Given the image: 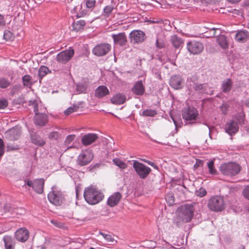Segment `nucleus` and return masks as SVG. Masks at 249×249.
<instances>
[{"label": "nucleus", "instance_id": "1", "mask_svg": "<svg viewBox=\"0 0 249 249\" xmlns=\"http://www.w3.org/2000/svg\"><path fill=\"white\" fill-rule=\"evenodd\" d=\"M195 208L192 204H185L179 206L176 212L175 223L179 226L190 222L194 217Z\"/></svg>", "mask_w": 249, "mask_h": 249}, {"label": "nucleus", "instance_id": "2", "mask_svg": "<svg viewBox=\"0 0 249 249\" xmlns=\"http://www.w3.org/2000/svg\"><path fill=\"white\" fill-rule=\"evenodd\" d=\"M104 195L97 188L90 186L86 187L84 191V197L90 205H95L101 201Z\"/></svg>", "mask_w": 249, "mask_h": 249}, {"label": "nucleus", "instance_id": "3", "mask_svg": "<svg viewBox=\"0 0 249 249\" xmlns=\"http://www.w3.org/2000/svg\"><path fill=\"white\" fill-rule=\"evenodd\" d=\"M197 79L198 77L196 75L188 78L187 85L190 90L194 89L199 93L213 94V90L208 84H199L197 82Z\"/></svg>", "mask_w": 249, "mask_h": 249}, {"label": "nucleus", "instance_id": "4", "mask_svg": "<svg viewBox=\"0 0 249 249\" xmlns=\"http://www.w3.org/2000/svg\"><path fill=\"white\" fill-rule=\"evenodd\" d=\"M241 169V166L234 162L224 163L220 166V171L224 176L232 177L238 174Z\"/></svg>", "mask_w": 249, "mask_h": 249}, {"label": "nucleus", "instance_id": "5", "mask_svg": "<svg viewBox=\"0 0 249 249\" xmlns=\"http://www.w3.org/2000/svg\"><path fill=\"white\" fill-rule=\"evenodd\" d=\"M49 201L56 206L61 205L64 200V195L55 185L53 186L52 190L48 195Z\"/></svg>", "mask_w": 249, "mask_h": 249}, {"label": "nucleus", "instance_id": "6", "mask_svg": "<svg viewBox=\"0 0 249 249\" xmlns=\"http://www.w3.org/2000/svg\"><path fill=\"white\" fill-rule=\"evenodd\" d=\"M208 208L213 212H220L225 207L223 197L221 196H213L210 198L208 203Z\"/></svg>", "mask_w": 249, "mask_h": 249}, {"label": "nucleus", "instance_id": "7", "mask_svg": "<svg viewBox=\"0 0 249 249\" xmlns=\"http://www.w3.org/2000/svg\"><path fill=\"white\" fill-rule=\"evenodd\" d=\"M29 106L33 108L35 112V123L39 126L44 125L48 121L47 116L46 114L39 113L38 110V106L36 101H30Z\"/></svg>", "mask_w": 249, "mask_h": 249}, {"label": "nucleus", "instance_id": "8", "mask_svg": "<svg viewBox=\"0 0 249 249\" xmlns=\"http://www.w3.org/2000/svg\"><path fill=\"white\" fill-rule=\"evenodd\" d=\"M133 167L138 176L142 179L146 178L151 171L149 167L137 160L133 161Z\"/></svg>", "mask_w": 249, "mask_h": 249}, {"label": "nucleus", "instance_id": "9", "mask_svg": "<svg viewBox=\"0 0 249 249\" xmlns=\"http://www.w3.org/2000/svg\"><path fill=\"white\" fill-rule=\"evenodd\" d=\"M93 157V154L91 150H83L77 157V164L81 166L87 165L91 161Z\"/></svg>", "mask_w": 249, "mask_h": 249}, {"label": "nucleus", "instance_id": "10", "mask_svg": "<svg viewBox=\"0 0 249 249\" xmlns=\"http://www.w3.org/2000/svg\"><path fill=\"white\" fill-rule=\"evenodd\" d=\"M111 48V46L108 43H100L96 45L92 49V53L97 56H103L107 54Z\"/></svg>", "mask_w": 249, "mask_h": 249}, {"label": "nucleus", "instance_id": "11", "mask_svg": "<svg viewBox=\"0 0 249 249\" xmlns=\"http://www.w3.org/2000/svg\"><path fill=\"white\" fill-rule=\"evenodd\" d=\"M187 48L191 53L198 54L203 51L204 46L200 42L192 41L187 43Z\"/></svg>", "mask_w": 249, "mask_h": 249}, {"label": "nucleus", "instance_id": "12", "mask_svg": "<svg viewBox=\"0 0 249 249\" xmlns=\"http://www.w3.org/2000/svg\"><path fill=\"white\" fill-rule=\"evenodd\" d=\"M131 43L139 44L143 42L146 38L145 33L141 30H133L129 34Z\"/></svg>", "mask_w": 249, "mask_h": 249}, {"label": "nucleus", "instance_id": "13", "mask_svg": "<svg viewBox=\"0 0 249 249\" xmlns=\"http://www.w3.org/2000/svg\"><path fill=\"white\" fill-rule=\"evenodd\" d=\"M198 110L194 107H189L182 112V118L186 121H195L198 116Z\"/></svg>", "mask_w": 249, "mask_h": 249}, {"label": "nucleus", "instance_id": "14", "mask_svg": "<svg viewBox=\"0 0 249 249\" xmlns=\"http://www.w3.org/2000/svg\"><path fill=\"white\" fill-rule=\"evenodd\" d=\"M73 49H69L59 53L56 56V60L60 63H65L69 61L74 54Z\"/></svg>", "mask_w": 249, "mask_h": 249}, {"label": "nucleus", "instance_id": "15", "mask_svg": "<svg viewBox=\"0 0 249 249\" xmlns=\"http://www.w3.org/2000/svg\"><path fill=\"white\" fill-rule=\"evenodd\" d=\"M225 132L231 136L234 135L239 130L238 123L235 120L228 121L224 126Z\"/></svg>", "mask_w": 249, "mask_h": 249}, {"label": "nucleus", "instance_id": "16", "mask_svg": "<svg viewBox=\"0 0 249 249\" xmlns=\"http://www.w3.org/2000/svg\"><path fill=\"white\" fill-rule=\"evenodd\" d=\"M16 239L21 242H25L29 238V232L24 228L18 229L15 234Z\"/></svg>", "mask_w": 249, "mask_h": 249}, {"label": "nucleus", "instance_id": "17", "mask_svg": "<svg viewBox=\"0 0 249 249\" xmlns=\"http://www.w3.org/2000/svg\"><path fill=\"white\" fill-rule=\"evenodd\" d=\"M20 134V128L18 126L14 127L10 129L5 133L6 138L10 141H15L18 140Z\"/></svg>", "mask_w": 249, "mask_h": 249}, {"label": "nucleus", "instance_id": "18", "mask_svg": "<svg viewBox=\"0 0 249 249\" xmlns=\"http://www.w3.org/2000/svg\"><path fill=\"white\" fill-rule=\"evenodd\" d=\"M112 37L115 44L121 46L125 45L127 42L126 36L124 33L113 34Z\"/></svg>", "mask_w": 249, "mask_h": 249}, {"label": "nucleus", "instance_id": "19", "mask_svg": "<svg viewBox=\"0 0 249 249\" xmlns=\"http://www.w3.org/2000/svg\"><path fill=\"white\" fill-rule=\"evenodd\" d=\"M98 139V136L96 134L88 133L83 136L81 141L83 145H89Z\"/></svg>", "mask_w": 249, "mask_h": 249}, {"label": "nucleus", "instance_id": "20", "mask_svg": "<svg viewBox=\"0 0 249 249\" xmlns=\"http://www.w3.org/2000/svg\"><path fill=\"white\" fill-rule=\"evenodd\" d=\"M121 198V193L119 192H115L108 198L107 204L111 207H114L118 204Z\"/></svg>", "mask_w": 249, "mask_h": 249}, {"label": "nucleus", "instance_id": "21", "mask_svg": "<svg viewBox=\"0 0 249 249\" xmlns=\"http://www.w3.org/2000/svg\"><path fill=\"white\" fill-rule=\"evenodd\" d=\"M184 86L183 78L178 75L172 77V88L175 89H182Z\"/></svg>", "mask_w": 249, "mask_h": 249}, {"label": "nucleus", "instance_id": "22", "mask_svg": "<svg viewBox=\"0 0 249 249\" xmlns=\"http://www.w3.org/2000/svg\"><path fill=\"white\" fill-rule=\"evenodd\" d=\"M249 38V33L247 30L238 31L235 36V39L240 42H245Z\"/></svg>", "mask_w": 249, "mask_h": 249}, {"label": "nucleus", "instance_id": "23", "mask_svg": "<svg viewBox=\"0 0 249 249\" xmlns=\"http://www.w3.org/2000/svg\"><path fill=\"white\" fill-rule=\"evenodd\" d=\"M44 180L43 178L34 180L33 189L38 194H42L43 192Z\"/></svg>", "mask_w": 249, "mask_h": 249}, {"label": "nucleus", "instance_id": "24", "mask_svg": "<svg viewBox=\"0 0 249 249\" xmlns=\"http://www.w3.org/2000/svg\"><path fill=\"white\" fill-rule=\"evenodd\" d=\"M132 91L136 95H142L145 91L142 82L140 81L136 83L132 89Z\"/></svg>", "mask_w": 249, "mask_h": 249}, {"label": "nucleus", "instance_id": "25", "mask_svg": "<svg viewBox=\"0 0 249 249\" xmlns=\"http://www.w3.org/2000/svg\"><path fill=\"white\" fill-rule=\"evenodd\" d=\"M109 91L105 86H99L95 90V96L99 98H103L107 95H108Z\"/></svg>", "mask_w": 249, "mask_h": 249}, {"label": "nucleus", "instance_id": "26", "mask_svg": "<svg viewBox=\"0 0 249 249\" xmlns=\"http://www.w3.org/2000/svg\"><path fill=\"white\" fill-rule=\"evenodd\" d=\"M3 240L5 249H15V241L10 236H5Z\"/></svg>", "mask_w": 249, "mask_h": 249}, {"label": "nucleus", "instance_id": "27", "mask_svg": "<svg viewBox=\"0 0 249 249\" xmlns=\"http://www.w3.org/2000/svg\"><path fill=\"white\" fill-rule=\"evenodd\" d=\"M126 100L125 96L124 94L118 93L112 97L111 99V102L115 105H121L124 103Z\"/></svg>", "mask_w": 249, "mask_h": 249}, {"label": "nucleus", "instance_id": "28", "mask_svg": "<svg viewBox=\"0 0 249 249\" xmlns=\"http://www.w3.org/2000/svg\"><path fill=\"white\" fill-rule=\"evenodd\" d=\"M172 44L175 47L176 50L175 53L178 54L182 47V41L180 38L177 37V36L174 35L172 36Z\"/></svg>", "mask_w": 249, "mask_h": 249}, {"label": "nucleus", "instance_id": "29", "mask_svg": "<svg viewBox=\"0 0 249 249\" xmlns=\"http://www.w3.org/2000/svg\"><path fill=\"white\" fill-rule=\"evenodd\" d=\"M233 83L231 79H226L223 81L221 85L222 90L225 93L230 91L232 87Z\"/></svg>", "mask_w": 249, "mask_h": 249}, {"label": "nucleus", "instance_id": "30", "mask_svg": "<svg viewBox=\"0 0 249 249\" xmlns=\"http://www.w3.org/2000/svg\"><path fill=\"white\" fill-rule=\"evenodd\" d=\"M217 42L223 49H227L229 47L227 38L224 35L219 36L217 38Z\"/></svg>", "mask_w": 249, "mask_h": 249}, {"label": "nucleus", "instance_id": "31", "mask_svg": "<svg viewBox=\"0 0 249 249\" xmlns=\"http://www.w3.org/2000/svg\"><path fill=\"white\" fill-rule=\"evenodd\" d=\"M85 25V21L83 20H79L73 22L72 24L73 30L76 32L79 31L83 29Z\"/></svg>", "mask_w": 249, "mask_h": 249}, {"label": "nucleus", "instance_id": "32", "mask_svg": "<svg viewBox=\"0 0 249 249\" xmlns=\"http://www.w3.org/2000/svg\"><path fill=\"white\" fill-rule=\"evenodd\" d=\"M49 72H51L48 67L45 66H41L38 69V77L39 82L41 83V79Z\"/></svg>", "mask_w": 249, "mask_h": 249}, {"label": "nucleus", "instance_id": "33", "mask_svg": "<svg viewBox=\"0 0 249 249\" xmlns=\"http://www.w3.org/2000/svg\"><path fill=\"white\" fill-rule=\"evenodd\" d=\"M32 142L38 146H43L45 143V142L39 136L34 135L32 138Z\"/></svg>", "mask_w": 249, "mask_h": 249}, {"label": "nucleus", "instance_id": "34", "mask_svg": "<svg viewBox=\"0 0 249 249\" xmlns=\"http://www.w3.org/2000/svg\"><path fill=\"white\" fill-rule=\"evenodd\" d=\"M115 4L111 3L110 5L106 6L104 8L103 15L106 17H108L111 14L113 10L114 9Z\"/></svg>", "mask_w": 249, "mask_h": 249}, {"label": "nucleus", "instance_id": "35", "mask_svg": "<svg viewBox=\"0 0 249 249\" xmlns=\"http://www.w3.org/2000/svg\"><path fill=\"white\" fill-rule=\"evenodd\" d=\"M157 112L154 109H147L143 110L142 113H141V115L145 117H154L156 115H157Z\"/></svg>", "mask_w": 249, "mask_h": 249}, {"label": "nucleus", "instance_id": "36", "mask_svg": "<svg viewBox=\"0 0 249 249\" xmlns=\"http://www.w3.org/2000/svg\"><path fill=\"white\" fill-rule=\"evenodd\" d=\"M113 162L116 166H118L121 169H124L127 167L126 164L119 159L116 158L113 159Z\"/></svg>", "mask_w": 249, "mask_h": 249}, {"label": "nucleus", "instance_id": "37", "mask_svg": "<svg viewBox=\"0 0 249 249\" xmlns=\"http://www.w3.org/2000/svg\"><path fill=\"white\" fill-rule=\"evenodd\" d=\"M11 83L9 81L5 78L0 77V88L6 89L9 87Z\"/></svg>", "mask_w": 249, "mask_h": 249}, {"label": "nucleus", "instance_id": "38", "mask_svg": "<svg viewBox=\"0 0 249 249\" xmlns=\"http://www.w3.org/2000/svg\"><path fill=\"white\" fill-rule=\"evenodd\" d=\"M208 168L209 169V172L212 175H216L217 171L214 167V160H212L208 162L207 163Z\"/></svg>", "mask_w": 249, "mask_h": 249}, {"label": "nucleus", "instance_id": "39", "mask_svg": "<svg viewBox=\"0 0 249 249\" xmlns=\"http://www.w3.org/2000/svg\"><path fill=\"white\" fill-rule=\"evenodd\" d=\"M22 80L24 86L29 87L32 85L31 77L29 75H25L22 77Z\"/></svg>", "mask_w": 249, "mask_h": 249}, {"label": "nucleus", "instance_id": "40", "mask_svg": "<svg viewBox=\"0 0 249 249\" xmlns=\"http://www.w3.org/2000/svg\"><path fill=\"white\" fill-rule=\"evenodd\" d=\"M245 115L243 113H240L236 115L234 119L236 120V122L238 124H245Z\"/></svg>", "mask_w": 249, "mask_h": 249}, {"label": "nucleus", "instance_id": "41", "mask_svg": "<svg viewBox=\"0 0 249 249\" xmlns=\"http://www.w3.org/2000/svg\"><path fill=\"white\" fill-rule=\"evenodd\" d=\"M3 37L7 41H12L14 38L12 33L8 30H6L4 32Z\"/></svg>", "mask_w": 249, "mask_h": 249}, {"label": "nucleus", "instance_id": "42", "mask_svg": "<svg viewBox=\"0 0 249 249\" xmlns=\"http://www.w3.org/2000/svg\"><path fill=\"white\" fill-rule=\"evenodd\" d=\"M87 87L85 85L78 84L76 86L77 91L79 93H85L86 92Z\"/></svg>", "mask_w": 249, "mask_h": 249}, {"label": "nucleus", "instance_id": "43", "mask_svg": "<svg viewBox=\"0 0 249 249\" xmlns=\"http://www.w3.org/2000/svg\"><path fill=\"white\" fill-rule=\"evenodd\" d=\"M78 108V107L76 106L70 107L65 111L64 113L66 115H68L71 113L77 111Z\"/></svg>", "mask_w": 249, "mask_h": 249}, {"label": "nucleus", "instance_id": "44", "mask_svg": "<svg viewBox=\"0 0 249 249\" xmlns=\"http://www.w3.org/2000/svg\"><path fill=\"white\" fill-rule=\"evenodd\" d=\"M101 234L107 240V241L111 243H113L114 241L113 237L111 235L102 232H101Z\"/></svg>", "mask_w": 249, "mask_h": 249}, {"label": "nucleus", "instance_id": "45", "mask_svg": "<svg viewBox=\"0 0 249 249\" xmlns=\"http://www.w3.org/2000/svg\"><path fill=\"white\" fill-rule=\"evenodd\" d=\"M59 137V134L57 131H53L49 135L50 139L57 140Z\"/></svg>", "mask_w": 249, "mask_h": 249}, {"label": "nucleus", "instance_id": "46", "mask_svg": "<svg viewBox=\"0 0 249 249\" xmlns=\"http://www.w3.org/2000/svg\"><path fill=\"white\" fill-rule=\"evenodd\" d=\"M206 190L203 188H200L198 191H196V195L200 197H203L206 195Z\"/></svg>", "mask_w": 249, "mask_h": 249}, {"label": "nucleus", "instance_id": "47", "mask_svg": "<svg viewBox=\"0 0 249 249\" xmlns=\"http://www.w3.org/2000/svg\"><path fill=\"white\" fill-rule=\"evenodd\" d=\"M242 193L244 196L249 200V185L245 187Z\"/></svg>", "mask_w": 249, "mask_h": 249}, {"label": "nucleus", "instance_id": "48", "mask_svg": "<svg viewBox=\"0 0 249 249\" xmlns=\"http://www.w3.org/2000/svg\"><path fill=\"white\" fill-rule=\"evenodd\" d=\"M75 138V135H68L65 141V143L66 145L69 144L71 142H72Z\"/></svg>", "mask_w": 249, "mask_h": 249}, {"label": "nucleus", "instance_id": "49", "mask_svg": "<svg viewBox=\"0 0 249 249\" xmlns=\"http://www.w3.org/2000/svg\"><path fill=\"white\" fill-rule=\"evenodd\" d=\"M95 3V0H87L86 3V6L88 8H92L94 6Z\"/></svg>", "mask_w": 249, "mask_h": 249}, {"label": "nucleus", "instance_id": "50", "mask_svg": "<svg viewBox=\"0 0 249 249\" xmlns=\"http://www.w3.org/2000/svg\"><path fill=\"white\" fill-rule=\"evenodd\" d=\"M4 153V143L3 140L0 139V158L1 157Z\"/></svg>", "mask_w": 249, "mask_h": 249}, {"label": "nucleus", "instance_id": "51", "mask_svg": "<svg viewBox=\"0 0 249 249\" xmlns=\"http://www.w3.org/2000/svg\"><path fill=\"white\" fill-rule=\"evenodd\" d=\"M20 86L16 85H14L11 89V93L13 95L15 94L16 93L18 92L19 89H20Z\"/></svg>", "mask_w": 249, "mask_h": 249}, {"label": "nucleus", "instance_id": "52", "mask_svg": "<svg viewBox=\"0 0 249 249\" xmlns=\"http://www.w3.org/2000/svg\"><path fill=\"white\" fill-rule=\"evenodd\" d=\"M8 106V102L6 99L0 100V109H4Z\"/></svg>", "mask_w": 249, "mask_h": 249}, {"label": "nucleus", "instance_id": "53", "mask_svg": "<svg viewBox=\"0 0 249 249\" xmlns=\"http://www.w3.org/2000/svg\"><path fill=\"white\" fill-rule=\"evenodd\" d=\"M172 120L173 121V122L175 125L176 133H177L178 132V128H180L181 126L182 123H180V122L178 123V122L174 120L173 118Z\"/></svg>", "mask_w": 249, "mask_h": 249}, {"label": "nucleus", "instance_id": "54", "mask_svg": "<svg viewBox=\"0 0 249 249\" xmlns=\"http://www.w3.org/2000/svg\"><path fill=\"white\" fill-rule=\"evenodd\" d=\"M51 222L55 225L57 227L62 228L63 227V224L54 220H51Z\"/></svg>", "mask_w": 249, "mask_h": 249}, {"label": "nucleus", "instance_id": "55", "mask_svg": "<svg viewBox=\"0 0 249 249\" xmlns=\"http://www.w3.org/2000/svg\"><path fill=\"white\" fill-rule=\"evenodd\" d=\"M145 162L147 163L149 165L153 166L155 169H158V167L157 165H156L153 162L150 161L149 160H143Z\"/></svg>", "mask_w": 249, "mask_h": 249}, {"label": "nucleus", "instance_id": "56", "mask_svg": "<svg viewBox=\"0 0 249 249\" xmlns=\"http://www.w3.org/2000/svg\"><path fill=\"white\" fill-rule=\"evenodd\" d=\"M25 182L26 184H27V185L33 188L34 180L32 181L29 179H27V180H25Z\"/></svg>", "mask_w": 249, "mask_h": 249}, {"label": "nucleus", "instance_id": "57", "mask_svg": "<svg viewBox=\"0 0 249 249\" xmlns=\"http://www.w3.org/2000/svg\"><path fill=\"white\" fill-rule=\"evenodd\" d=\"M5 24V22L4 19V17L0 14V27H3Z\"/></svg>", "mask_w": 249, "mask_h": 249}, {"label": "nucleus", "instance_id": "58", "mask_svg": "<svg viewBox=\"0 0 249 249\" xmlns=\"http://www.w3.org/2000/svg\"><path fill=\"white\" fill-rule=\"evenodd\" d=\"M11 206L9 204H6L4 206V210L5 211V212H10L11 210Z\"/></svg>", "mask_w": 249, "mask_h": 249}, {"label": "nucleus", "instance_id": "59", "mask_svg": "<svg viewBox=\"0 0 249 249\" xmlns=\"http://www.w3.org/2000/svg\"><path fill=\"white\" fill-rule=\"evenodd\" d=\"M220 108L223 113L225 114L227 110V106L226 105H222Z\"/></svg>", "mask_w": 249, "mask_h": 249}, {"label": "nucleus", "instance_id": "60", "mask_svg": "<svg viewBox=\"0 0 249 249\" xmlns=\"http://www.w3.org/2000/svg\"><path fill=\"white\" fill-rule=\"evenodd\" d=\"M156 46L159 48H162L163 47V44L162 43L160 42L158 39L156 40Z\"/></svg>", "mask_w": 249, "mask_h": 249}, {"label": "nucleus", "instance_id": "61", "mask_svg": "<svg viewBox=\"0 0 249 249\" xmlns=\"http://www.w3.org/2000/svg\"><path fill=\"white\" fill-rule=\"evenodd\" d=\"M7 149L8 150H15V149H17V147H15V146H14L13 145H11V144H8L7 145Z\"/></svg>", "mask_w": 249, "mask_h": 249}, {"label": "nucleus", "instance_id": "62", "mask_svg": "<svg viewBox=\"0 0 249 249\" xmlns=\"http://www.w3.org/2000/svg\"><path fill=\"white\" fill-rule=\"evenodd\" d=\"M81 5H78L76 6V7H74L73 10L75 12H77L78 10H80L81 9Z\"/></svg>", "mask_w": 249, "mask_h": 249}, {"label": "nucleus", "instance_id": "63", "mask_svg": "<svg viewBox=\"0 0 249 249\" xmlns=\"http://www.w3.org/2000/svg\"><path fill=\"white\" fill-rule=\"evenodd\" d=\"M202 162L201 160L197 161L196 163L195 164L194 167L197 168L201 165Z\"/></svg>", "mask_w": 249, "mask_h": 249}, {"label": "nucleus", "instance_id": "64", "mask_svg": "<svg viewBox=\"0 0 249 249\" xmlns=\"http://www.w3.org/2000/svg\"><path fill=\"white\" fill-rule=\"evenodd\" d=\"M245 105L249 107V98H248L246 101H245Z\"/></svg>", "mask_w": 249, "mask_h": 249}]
</instances>
